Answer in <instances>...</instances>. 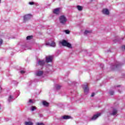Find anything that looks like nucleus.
Wrapping results in <instances>:
<instances>
[{
	"mask_svg": "<svg viewBox=\"0 0 125 125\" xmlns=\"http://www.w3.org/2000/svg\"><path fill=\"white\" fill-rule=\"evenodd\" d=\"M21 74H25V71L21 70L20 71Z\"/></svg>",
	"mask_w": 125,
	"mask_h": 125,
	"instance_id": "a878e982",
	"label": "nucleus"
},
{
	"mask_svg": "<svg viewBox=\"0 0 125 125\" xmlns=\"http://www.w3.org/2000/svg\"><path fill=\"white\" fill-rule=\"evenodd\" d=\"M89 33H91V32L90 31H88V30H85L84 32V34L85 35H86V34H88Z\"/></svg>",
	"mask_w": 125,
	"mask_h": 125,
	"instance_id": "412c9836",
	"label": "nucleus"
},
{
	"mask_svg": "<svg viewBox=\"0 0 125 125\" xmlns=\"http://www.w3.org/2000/svg\"><path fill=\"white\" fill-rule=\"evenodd\" d=\"M66 34H70V31L69 30H65Z\"/></svg>",
	"mask_w": 125,
	"mask_h": 125,
	"instance_id": "bb28decb",
	"label": "nucleus"
},
{
	"mask_svg": "<svg viewBox=\"0 0 125 125\" xmlns=\"http://www.w3.org/2000/svg\"><path fill=\"white\" fill-rule=\"evenodd\" d=\"M29 103H33V100H29Z\"/></svg>",
	"mask_w": 125,
	"mask_h": 125,
	"instance_id": "cd10ccee",
	"label": "nucleus"
},
{
	"mask_svg": "<svg viewBox=\"0 0 125 125\" xmlns=\"http://www.w3.org/2000/svg\"><path fill=\"white\" fill-rule=\"evenodd\" d=\"M32 17H33V15H32L31 14H29L25 15L23 16V20L25 22H26V21H28V20H30V19H31Z\"/></svg>",
	"mask_w": 125,
	"mask_h": 125,
	"instance_id": "7ed1b4c3",
	"label": "nucleus"
},
{
	"mask_svg": "<svg viewBox=\"0 0 125 125\" xmlns=\"http://www.w3.org/2000/svg\"><path fill=\"white\" fill-rule=\"evenodd\" d=\"M60 9H61V8H57L54 9V10L53 11V12L54 14H56L57 15H58L59 14H60Z\"/></svg>",
	"mask_w": 125,
	"mask_h": 125,
	"instance_id": "39448f33",
	"label": "nucleus"
},
{
	"mask_svg": "<svg viewBox=\"0 0 125 125\" xmlns=\"http://www.w3.org/2000/svg\"><path fill=\"white\" fill-rule=\"evenodd\" d=\"M32 39H33V36L32 35L28 36L26 37V40L27 41H30V40H32Z\"/></svg>",
	"mask_w": 125,
	"mask_h": 125,
	"instance_id": "f3484780",
	"label": "nucleus"
},
{
	"mask_svg": "<svg viewBox=\"0 0 125 125\" xmlns=\"http://www.w3.org/2000/svg\"><path fill=\"white\" fill-rule=\"evenodd\" d=\"M62 119H63V120H69V119H71V116L68 115H64L62 117Z\"/></svg>",
	"mask_w": 125,
	"mask_h": 125,
	"instance_id": "9b49d317",
	"label": "nucleus"
},
{
	"mask_svg": "<svg viewBox=\"0 0 125 125\" xmlns=\"http://www.w3.org/2000/svg\"><path fill=\"white\" fill-rule=\"evenodd\" d=\"M117 67H118V66H116V68H117Z\"/></svg>",
	"mask_w": 125,
	"mask_h": 125,
	"instance_id": "72a5a7b5",
	"label": "nucleus"
},
{
	"mask_svg": "<svg viewBox=\"0 0 125 125\" xmlns=\"http://www.w3.org/2000/svg\"><path fill=\"white\" fill-rule=\"evenodd\" d=\"M55 87H56V89L57 90H59V89H60V88H61V86H60L59 85H57Z\"/></svg>",
	"mask_w": 125,
	"mask_h": 125,
	"instance_id": "a211bd4d",
	"label": "nucleus"
},
{
	"mask_svg": "<svg viewBox=\"0 0 125 125\" xmlns=\"http://www.w3.org/2000/svg\"><path fill=\"white\" fill-rule=\"evenodd\" d=\"M12 98H13V97H12V96H9V99H8L9 102H11V99H12Z\"/></svg>",
	"mask_w": 125,
	"mask_h": 125,
	"instance_id": "aec40b11",
	"label": "nucleus"
},
{
	"mask_svg": "<svg viewBox=\"0 0 125 125\" xmlns=\"http://www.w3.org/2000/svg\"><path fill=\"white\" fill-rule=\"evenodd\" d=\"M56 46V44L54 42H52L50 44V46H52V47H55Z\"/></svg>",
	"mask_w": 125,
	"mask_h": 125,
	"instance_id": "ddd939ff",
	"label": "nucleus"
},
{
	"mask_svg": "<svg viewBox=\"0 0 125 125\" xmlns=\"http://www.w3.org/2000/svg\"><path fill=\"white\" fill-rule=\"evenodd\" d=\"M92 94H95V93H92Z\"/></svg>",
	"mask_w": 125,
	"mask_h": 125,
	"instance_id": "2f4dec72",
	"label": "nucleus"
},
{
	"mask_svg": "<svg viewBox=\"0 0 125 125\" xmlns=\"http://www.w3.org/2000/svg\"><path fill=\"white\" fill-rule=\"evenodd\" d=\"M35 110H37V107L34 106H31V110L35 111Z\"/></svg>",
	"mask_w": 125,
	"mask_h": 125,
	"instance_id": "6ab92c4d",
	"label": "nucleus"
},
{
	"mask_svg": "<svg viewBox=\"0 0 125 125\" xmlns=\"http://www.w3.org/2000/svg\"><path fill=\"white\" fill-rule=\"evenodd\" d=\"M117 113H118V110H117V109H114L112 113V115L113 116H115V115H116Z\"/></svg>",
	"mask_w": 125,
	"mask_h": 125,
	"instance_id": "2eb2a0df",
	"label": "nucleus"
},
{
	"mask_svg": "<svg viewBox=\"0 0 125 125\" xmlns=\"http://www.w3.org/2000/svg\"><path fill=\"white\" fill-rule=\"evenodd\" d=\"M102 12L103 14H105L106 15H109L110 13L108 9H104L102 11Z\"/></svg>",
	"mask_w": 125,
	"mask_h": 125,
	"instance_id": "6e6552de",
	"label": "nucleus"
},
{
	"mask_svg": "<svg viewBox=\"0 0 125 125\" xmlns=\"http://www.w3.org/2000/svg\"><path fill=\"white\" fill-rule=\"evenodd\" d=\"M122 49H125V46H122Z\"/></svg>",
	"mask_w": 125,
	"mask_h": 125,
	"instance_id": "c85d7f7f",
	"label": "nucleus"
},
{
	"mask_svg": "<svg viewBox=\"0 0 125 125\" xmlns=\"http://www.w3.org/2000/svg\"><path fill=\"white\" fill-rule=\"evenodd\" d=\"M94 96V94H92L91 95V97H93Z\"/></svg>",
	"mask_w": 125,
	"mask_h": 125,
	"instance_id": "7c9ffc66",
	"label": "nucleus"
},
{
	"mask_svg": "<svg viewBox=\"0 0 125 125\" xmlns=\"http://www.w3.org/2000/svg\"><path fill=\"white\" fill-rule=\"evenodd\" d=\"M77 9H78V10L79 11H82V10H83V7L82 6H80V5H78L77 6Z\"/></svg>",
	"mask_w": 125,
	"mask_h": 125,
	"instance_id": "dca6fc26",
	"label": "nucleus"
},
{
	"mask_svg": "<svg viewBox=\"0 0 125 125\" xmlns=\"http://www.w3.org/2000/svg\"><path fill=\"white\" fill-rule=\"evenodd\" d=\"M52 59H53V56H48L46 57V62L47 63H49V62H52Z\"/></svg>",
	"mask_w": 125,
	"mask_h": 125,
	"instance_id": "20e7f679",
	"label": "nucleus"
},
{
	"mask_svg": "<svg viewBox=\"0 0 125 125\" xmlns=\"http://www.w3.org/2000/svg\"><path fill=\"white\" fill-rule=\"evenodd\" d=\"M60 43L63 46H66L67 47H68V48H72V45L70 43L67 42L66 40H62L60 42Z\"/></svg>",
	"mask_w": 125,
	"mask_h": 125,
	"instance_id": "f03ea898",
	"label": "nucleus"
},
{
	"mask_svg": "<svg viewBox=\"0 0 125 125\" xmlns=\"http://www.w3.org/2000/svg\"><path fill=\"white\" fill-rule=\"evenodd\" d=\"M29 4H30V5H34V4H35V2H29Z\"/></svg>",
	"mask_w": 125,
	"mask_h": 125,
	"instance_id": "b1692460",
	"label": "nucleus"
},
{
	"mask_svg": "<svg viewBox=\"0 0 125 125\" xmlns=\"http://www.w3.org/2000/svg\"><path fill=\"white\" fill-rule=\"evenodd\" d=\"M2 42H3L2 39H0V46L1 45V44H2Z\"/></svg>",
	"mask_w": 125,
	"mask_h": 125,
	"instance_id": "5701e85b",
	"label": "nucleus"
},
{
	"mask_svg": "<svg viewBox=\"0 0 125 125\" xmlns=\"http://www.w3.org/2000/svg\"><path fill=\"white\" fill-rule=\"evenodd\" d=\"M1 1V0H0V3Z\"/></svg>",
	"mask_w": 125,
	"mask_h": 125,
	"instance_id": "473e14b6",
	"label": "nucleus"
},
{
	"mask_svg": "<svg viewBox=\"0 0 125 125\" xmlns=\"http://www.w3.org/2000/svg\"><path fill=\"white\" fill-rule=\"evenodd\" d=\"M110 94H114V91H111L110 92Z\"/></svg>",
	"mask_w": 125,
	"mask_h": 125,
	"instance_id": "c756f323",
	"label": "nucleus"
},
{
	"mask_svg": "<svg viewBox=\"0 0 125 125\" xmlns=\"http://www.w3.org/2000/svg\"><path fill=\"white\" fill-rule=\"evenodd\" d=\"M42 104L45 107H48V106H49V103L45 101H43Z\"/></svg>",
	"mask_w": 125,
	"mask_h": 125,
	"instance_id": "1a4fd4ad",
	"label": "nucleus"
},
{
	"mask_svg": "<svg viewBox=\"0 0 125 125\" xmlns=\"http://www.w3.org/2000/svg\"><path fill=\"white\" fill-rule=\"evenodd\" d=\"M45 45H50V43H49V42H47L45 43Z\"/></svg>",
	"mask_w": 125,
	"mask_h": 125,
	"instance_id": "393cba45",
	"label": "nucleus"
},
{
	"mask_svg": "<svg viewBox=\"0 0 125 125\" xmlns=\"http://www.w3.org/2000/svg\"><path fill=\"white\" fill-rule=\"evenodd\" d=\"M45 63V62H44V61H39L38 62V64L40 66H43Z\"/></svg>",
	"mask_w": 125,
	"mask_h": 125,
	"instance_id": "9d476101",
	"label": "nucleus"
},
{
	"mask_svg": "<svg viewBox=\"0 0 125 125\" xmlns=\"http://www.w3.org/2000/svg\"><path fill=\"white\" fill-rule=\"evenodd\" d=\"M101 115V113H97V114L94 115L92 118H91V120L92 121H94L96 119H97L98 117H100V116Z\"/></svg>",
	"mask_w": 125,
	"mask_h": 125,
	"instance_id": "0eeeda50",
	"label": "nucleus"
},
{
	"mask_svg": "<svg viewBox=\"0 0 125 125\" xmlns=\"http://www.w3.org/2000/svg\"><path fill=\"white\" fill-rule=\"evenodd\" d=\"M59 20L61 24H62V25H65L66 22H67V18L64 15L61 16L59 18Z\"/></svg>",
	"mask_w": 125,
	"mask_h": 125,
	"instance_id": "f257e3e1",
	"label": "nucleus"
},
{
	"mask_svg": "<svg viewBox=\"0 0 125 125\" xmlns=\"http://www.w3.org/2000/svg\"><path fill=\"white\" fill-rule=\"evenodd\" d=\"M25 125H33L34 124L32 122H25Z\"/></svg>",
	"mask_w": 125,
	"mask_h": 125,
	"instance_id": "4468645a",
	"label": "nucleus"
},
{
	"mask_svg": "<svg viewBox=\"0 0 125 125\" xmlns=\"http://www.w3.org/2000/svg\"><path fill=\"white\" fill-rule=\"evenodd\" d=\"M83 88L84 90V92H85V93L88 92V90H89L88 86H87V84L83 85Z\"/></svg>",
	"mask_w": 125,
	"mask_h": 125,
	"instance_id": "423d86ee",
	"label": "nucleus"
},
{
	"mask_svg": "<svg viewBox=\"0 0 125 125\" xmlns=\"http://www.w3.org/2000/svg\"><path fill=\"white\" fill-rule=\"evenodd\" d=\"M37 125H44V124L43 123H37L36 124Z\"/></svg>",
	"mask_w": 125,
	"mask_h": 125,
	"instance_id": "4be33fe9",
	"label": "nucleus"
},
{
	"mask_svg": "<svg viewBox=\"0 0 125 125\" xmlns=\"http://www.w3.org/2000/svg\"><path fill=\"white\" fill-rule=\"evenodd\" d=\"M42 74H43V72L40 71L37 72L36 75L38 76H42Z\"/></svg>",
	"mask_w": 125,
	"mask_h": 125,
	"instance_id": "f8f14e48",
	"label": "nucleus"
}]
</instances>
